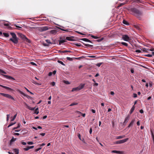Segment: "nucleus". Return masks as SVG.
<instances>
[{"instance_id":"1","label":"nucleus","mask_w":154,"mask_h":154,"mask_svg":"<svg viewBox=\"0 0 154 154\" xmlns=\"http://www.w3.org/2000/svg\"><path fill=\"white\" fill-rule=\"evenodd\" d=\"M130 11L134 14V15L137 17L139 19L141 18L140 17L142 15V12L141 11L135 8H131Z\"/></svg>"},{"instance_id":"2","label":"nucleus","mask_w":154,"mask_h":154,"mask_svg":"<svg viewBox=\"0 0 154 154\" xmlns=\"http://www.w3.org/2000/svg\"><path fill=\"white\" fill-rule=\"evenodd\" d=\"M11 34L12 38H10V40L12 42L15 44H17L18 42V41L15 34L13 32H11Z\"/></svg>"},{"instance_id":"3","label":"nucleus","mask_w":154,"mask_h":154,"mask_svg":"<svg viewBox=\"0 0 154 154\" xmlns=\"http://www.w3.org/2000/svg\"><path fill=\"white\" fill-rule=\"evenodd\" d=\"M85 84H81L79 85L78 87L76 88H73L72 91H78L82 89L84 87Z\"/></svg>"},{"instance_id":"4","label":"nucleus","mask_w":154,"mask_h":154,"mask_svg":"<svg viewBox=\"0 0 154 154\" xmlns=\"http://www.w3.org/2000/svg\"><path fill=\"white\" fill-rule=\"evenodd\" d=\"M0 94L1 95H2V96L5 97H6L7 98H8L11 99L12 100H15L14 98L12 97L11 95L6 94H5L3 93H0Z\"/></svg>"},{"instance_id":"5","label":"nucleus","mask_w":154,"mask_h":154,"mask_svg":"<svg viewBox=\"0 0 154 154\" xmlns=\"http://www.w3.org/2000/svg\"><path fill=\"white\" fill-rule=\"evenodd\" d=\"M128 140V138H127L124 139L118 140L116 141L114 143V144H119L124 143L127 141Z\"/></svg>"},{"instance_id":"6","label":"nucleus","mask_w":154,"mask_h":154,"mask_svg":"<svg viewBox=\"0 0 154 154\" xmlns=\"http://www.w3.org/2000/svg\"><path fill=\"white\" fill-rule=\"evenodd\" d=\"M122 38L123 40L126 41H128L131 40L128 36L126 35H122Z\"/></svg>"},{"instance_id":"7","label":"nucleus","mask_w":154,"mask_h":154,"mask_svg":"<svg viewBox=\"0 0 154 154\" xmlns=\"http://www.w3.org/2000/svg\"><path fill=\"white\" fill-rule=\"evenodd\" d=\"M130 118V115H128L126 117L123 123L124 125H125L126 123L128 122Z\"/></svg>"},{"instance_id":"8","label":"nucleus","mask_w":154,"mask_h":154,"mask_svg":"<svg viewBox=\"0 0 154 154\" xmlns=\"http://www.w3.org/2000/svg\"><path fill=\"white\" fill-rule=\"evenodd\" d=\"M1 75L3 76L4 77L6 78V79H11V80H15V79L10 76H9V75H3V74H1Z\"/></svg>"},{"instance_id":"9","label":"nucleus","mask_w":154,"mask_h":154,"mask_svg":"<svg viewBox=\"0 0 154 154\" xmlns=\"http://www.w3.org/2000/svg\"><path fill=\"white\" fill-rule=\"evenodd\" d=\"M135 122V119H133L132 120H131V122L129 124V125H128V128H129L131 127H132Z\"/></svg>"},{"instance_id":"10","label":"nucleus","mask_w":154,"mask_h":154,"mask_svg":"<svg viewBox=\"0 0 154 154\" xmlns=\"http://www.w3.org/2000/svg\"><path fill=\"white\" fill-rule=\"evenodd\" d=\"M24 104L26 106V108L31 110H34L35 109V107L32 108L30 107L26 103H24Z\"/></svg>"},{"instance_id":"11","label":"nucleus","mask_w":154,"mask_h":154,"mask_svg":"<svg viewBox=\"0 0 154 154\" xmlns=\"http://www.w3.org/2000/svg\"><path fill=\"white\" fill-rule=\"evenodd\" d=\"M48 29L47 26L42 27L41 28V30L42 31H45Z\"/></svg>"},{"instance_id":"12","label":"nucleus","mask_w":154,"mask_h":154,"mask_svg":"<svg viewBox=\"0 0 154 154\" xmlns=\"http://www.w3.org/2000/svg\"><path fill=\"white\" fill-rule=\"evenodd\" d=\"M66 39L70 41H73V37H66Z\"/></svg>"},{"instance_id":"13","label":"nucleus","mask_w":154,"mask_h":154,"mask_svg":"<svg viewBox=\"0 0 154 154\" xmlns=\"http://www.w3.org/2000/svg\"><path fill=\"white\" fill-rule=\"evenodd\" d=\"M0 86H1L2 87V88H5L9 90H10V91L13 90L12 89H11V88H10L9 87H7V86H3L2 85H0Z\"/></svg>"},{"instance_id":"14","label":"nucleus","mask_w":154,"mask_h":154,"mask_svg":"<svg viewBox=\"0 0 154 154\" xmlns=\"http://www.w3.org/2000/svg\"><path fill=\"white\" fill-rule=\"evenodd\" d=\"M112 152L121 154H122L123 153V152L122 151L117 150H113L112 151Z\"/></svg>"},{"instance_id":"15","label":"nucleus","mask_w":154,"mask_h":154,"mask_svg":"<svg viewBox=\"0 0 154 154\" xmlns=\"http://www.w3.org/2000/svg\"><path fill=\"white\" fill-rule=\"evenodd\" d=\"M81 40H82L84 41L88 42H89L92 43V42L90 40H89L87 38H82L81 39Z\"/></svg>"},{"instance_id":"16","label":"nucleus","mask_w":154,"mask_h":154,"mask_svg":"<svg viewBox=\"0 0 154 154\" xmlns=\"http://www.w3.org/2000/svg\"><path fill=\"white\" fill-rule=\"evenodd\" d=\"M60 39L61 40H59V45H61V44L62 43H64V42H66V41H65V40H61L62 38H60Z\"/></svg>"},{"instance_id":"17","label":"nucleus","mask_w":154,"mask_h":154,"mask_svg":"<svg viewBox=\"0 0 154 154\" xmlns=\"http://www.w3.org/2000/svg\"><path fill=\"white\" fill-rule=\"evenodd\" d=\"M135 109V106L134 105L131 108V109L129 113L130 114H131L134 111V110Z\"/></svg>"},{"instance_id":"18","label":"nucleus","mask_w":154,"mask_h":154,"mask_svg":"<svg viewBox=\"0 0 154 154\" xmlns=\"http://www.w3.org/2000/svg\"><path fill=\"white\" fill-rule=\"evenodd\" d=\"M19 36L23 40H24L25 38L26 37V36L25 35L21 33L19 34Z\"/></svg>"},{"instance_id":"19","label":"nucleus","mask_w":154,"mask_h":154,"mask_svg":"<svg viewBox=\"0 0 154 154\" xmlns=\"http://www.w3.org/2000/svg\"><path fill=\"white\" fill-rule=\"evenodd\" d=\"M20 94L23 95L25 97H26V95L24 93H23V92H22V91H21L20 90H17V91Z\"/></svg>"},{"instance_id":"20","label":"nucleus","mask_w":154,"mask_h":154,"mask_svg":"<svg viewBox=\"0 0 154 154\" xmlns=\"http://www.w3.org/2000/svg\"><path fill=\"white\" fill-rule=\"evenodd\" d=\"M15 154H19V149H14L13 150Z\"/></svg>"},{"instance_id":"21","label":"nucleus","mask_w":154,"mask_h":154,"mask_svg":"<svg viewBox=\"0 0 154 154\" xmlns=\"http://www.w3.org/2000/svg\"><path fill=\"white\" fill-rule=\"evenodd\" d=\"M125 137V135L120 136L117 137H116V139H122V138Z\"/></svg>"},{"instance_id":"22","label":"nucleus","mask_w":154,"mask_h":154,"mask_svg":"<svg viewBox=\"0 0 154 154\" xmlns=\"http://www.w3.org/2000/svg\"><path fill=\"white\" fill-rule=\"evenodd\" d=\"M50 32L51 34H55L57 33V31L56 30H51Z\"/></svg>"},{"instance_id":"23","label":"nucleus","mask_w":154,"mask_h":154,"mask_svg":"<svg viewBox=\"0 0 154 154\" xmlns=\"http://www.w3.org/2000/svg\"><path fill=\"white\" fill-rule=\"evenodd\" d=\"M39 112L38 108H37L35 109L34 111V113L36 114H38Z\"/></svg>"},{"instance_id":"24","label":"nucleus","mask_w":154,"mask_h":154,"mask_svg":"<svg viewBox=\"0 0 154 154\" xmlns=\"http://www.w3.org/2000/svg\"><path fill=\"white\" fill-rule=\"evenodd\" d=\"M76 112L77 113H78L79 114H81L82 115V116L83 117H85V113H82L81 112H80L79 111H76Z\"/></svg>"},{"instance_id":"25","label":"nucleus","mask_w":154,"mask_h":154,"mask_svg":"<svg viewBox=\"0 0 154 154\" xmlns=\"http://www.w3.org/2000/svg\"><path fill=\"white\" fill-rule=\"evenodd\" d=\"M82 43L85 45L87 47H92L93 46L92 45H90L89 44H85V43H84L83 42H82Z\"/></svg>"},{"instance_id":"26","label":"nucleus","mask_w":154,"mask_h":154,"mask_svg":"<svg viewBox=\"0 0 154 154\" xmlns=\"http://www.w3.org/2000/svg\"><path fill=\"white\" fill-rule=\"evenodd\" d=\"M16 140V138H14L13 137L10 140V144H11L12 142L15 141Z\"/></svg>"},{"instance_id":"27","label":"nucleus","mask_w":154,"mask_h":154,"mask_svg":"<svg viewBox=\"0 0 154 154\" xmlns=\"http://www.w3.org/2000/svg\"><path fill=\"white\" fill-rule=\"evenodd\" d=\"M14 26L16 27H17V28H18V29H19V30H21V29H22V27H20V26H18L17 25H16V24H14Z\"/></svg>"},{"instance_id":"28","label":"nucleus","mask_w":154,"mask_h":154,"mask_svg":"<svg viewBox=\"0 0 154 154\" xmlns=\"http://www.w3.org/2000/svg\"><path fill=\"white\" fill-rule=\"evenodd\" d=\"M32 82L33 83H34V84H36V85H41V84H39L36 82L34 80H32Z\"/></svg>"},{"instance_id":"29","label":"nucleus","mask_w":154,"mask_h":154,"mask_svg":"<svg viewBox=\"0 0 154 154\" xmlns=\"http://www.w3.org/2000/svg\"><path fill=\"white\" fill-rule=\"evenodd\" d=\"M3 34L5 37H8L9 36V34L7 33H3Z\"/></svg>"},{"instance_id":"30","label":"nucleus","mask_w":154,"mask_h":154,"mask_svg":"<svg viewBox=\"0 0 154 154\" xmlns=\"http://www.w3.org/2000/svg\"><path fill=\"white\" fill-rule=\"evenodd\" d=\"M26 42L29 43L30 42V40L26 37L24 40H23Z\"/></svg>"},{"instance_id":"31","label":"nucleus","mask_w":154,"mask_h":154,"mask_svg":"<svg viewBox=\"0 0 154 154\" xmlns=\"http://www.w3.org/2000/svg\"><path fill=\"white\" fill-rule=\"evenodd\" d=\"M121 44L123 45H125L126 46H128V44L127 43L124 42H122L121 43Z\"/></svg>"},{"instance_id":"32","label":"nucleus","mask_w":154,"mask_h":154,"mask_svg":"<svg viewBox=\"0 0 154 154\" xmlns=\"http://www.w3.org/2000/svg\"><path fill=\"white\" fill-rule=\"evenodd\" d=\"M78 104V103H72L71 104L69 105V106H72L75 105H77Z\"/></svg>"},{"instance_id":"33","label":"nucleus","mask_w":154,"mask_h":154,"mask_svg":"<svg viewBox=\"0 0 154 154\" xmlns=\"http://www.w3.org/2000/svg\"><path fill=\"white\" fill-rule=\"evenodd\" d=\"M123 23L125 25H128V23L125 20H123Z\"/></svg>"},{"instance_id":"34","label":"nucleus","mask_w":154,"mask_h":154,"mask_svg":"<svg viewBox=\"0 0 154 154\" xmlns=\"http://www.w3.org/2000/svg\"><path fill=\"white\" fill-rule=\"evenodd\" d=\"M148 51H149V49H146L145 48H144L143 49V51L144 52H148Z\"/></svg>"},{"instance_id":"35","label":"nucleus","mask_w":154,"mask_h":154,"mask_svg":"<svg viewBox=\"0 0 154 154\" xmlns=\"http://www.w3.org/2000/svg\"><path fill=\"white\" fill-rule=\"evenodd\" d=\"M17 116V114H16L14 116V117L11 120V121H13L16 118Z\"/></svg>"},{"instance_id":"36","label":"nucleus","mask_w":154,"mask_h":154,"mask_svg":"<svg viewBox=\"0 0 154 154\" xmlns=\"http://www.w3.org/2000/svg\"><path fill=\"white\" fill-rule=\"evenodd\" d=\"M0 73H4L5 74H6V72L4 71L3 70H2L1 69H0Z\"/></svg>"},{"instance_id":"37","label":"nucleus","mask_w":154,"mask_h":154,"mask_svg":"<svg viewBox=\"0 0 154 154\" xmlns=\"http://www.w3.org/2000/svg\"><path fill=\"white\" fill-rule=\"evenodd\" d=\"M58 62L60 63L63 66H65V64L61 61L60 60H58Z\"/></svg>"},{"instance_id":"38","label":"nucleus","mask_w":154,"mask_h":154,"mask_svg":"<svg viewBox=\"0 0 154 154\" xmlns=\"http://www.w3.org/2000/svg\"><path fill=\"white\" fill-rule=\"evenodd\" d=\"M74 44H75L74 45H76L77 46L79 47V46H81V45L80 43L78 44L77 43H75Z\"/></svg>"},{"instance_id":"39","label":"nucleus","mask_w":154,"mask_h":154,"mask_svg":"<svg viewBox=\"0 0 154 154\" xmlns=\"http://www.w3.org/2000/svg\"><path fill=\"white\" fill-rule=\"evenodd\" d=\"M126 4L125 3H122L120 4L118 6V7H121L122 6V5H125Z\"/></svg>"},{"instance_id":"40","label":"nucleus","mask_w":154,"mask_h":154,"mask_svg":"<svg viewBox=\"0 0 154 154\" xmlns=\"http://www.w3.org/2000/svg\"><path fill=\"white\" fill-rule=\"evenodd\" d=\"M91 36L94 39H97L98 37L97 36H95L92 35H91Z\"/></svg>"},{"instance_id":"41","label":"nucleus","mask_w":154,"mask_h":154,"mask_svg":"<svg viewBox=\"0 0 154 154\" xmlns=\"http://www.w3.org/2000/svg\"><path fill=\"white\" fill-rule=\"evenodd\" d=\"M102 63H97L96 64V65L97 66L100 67Z\"/></svg>"},{"instance_id":"42","label":"nucleus","mask_w":154,"mask_h":154,"mask_svg":"<svg viewBox=\"0 0 154 154\" xmlns=\"http://www.w3.org/2000/svg\"><path fill=\"white\" fill-rule=\"evenodd\" d=\"M29 149V146H28L26 148H24V150L25 151H27Z\"/></svg>"},{"instance_id":"43","label":"nucleus","mask_w":154,"mask_h":154,"mask_svg":"<svg viewBox=\"0 0 154 154\" xmlns=\"http://www.w3.org/2000/svg\"><path fill=\"white\" fill-rule=\"evenodd\" d=\"M45 41L49 44H51V42L49 40L47 39L45 40Z\"/></svg>"},{"instance_id":"44","label":"nucleus","mask_w":154,"mask_h":154,"mask_svg":"<svg viewBox=\"0 0 154 154\" xmlns=\"http://www.w3.org/2000/svg\"><path fill=\"white\" fill-rule=\"evenodd\" d=\"M66 59L67 60L69 61H72V58L69 57H67Z\"/></svg>"},{"instance_id":"45","label":"nucleus","mask_w":154,"mask_h":154,"mask_svg":"<svg viewBox=\"0 0 154 154\" xmlns=\"http://www.w3.org/2000/svg\"><path fill=\"white\" fill-rule=\"evenodd\" d=\"M151 133L152 137L153 138V139L154 140V135L153 132L152 130H151Z\"/></svg>"},{"instance_id":"46","label":"nucleus","mask_w":154,"mask_h":154,"mask_svg":"<svg viewBox=\"0 0 154 154\" xmlns=\"http://www.w3.org/2000/svg\"><path fill=\"white\" fill-rule=\"evenodd\" d=\"M145 56L146 57H151L152 56V55L150 54H148L146 55Z\"/></svg>"},{"instance_id":"47","label":"nucleus","mask_w":154,"mask_h":154,"mask_svg":"<svg viewBox=\"0 0 154 154\" xmlns=\"http://www.w3.org/2000/svg\"><path fill=\"white\" fill-rule=\"evenodd\" d=\"M27 143L29 145L33 144L34 143L32 142H29Z\"/></svg>"},{"instance_id":"48","label":"nucleus","mask_w":154,"mask_h":154,"mask_svg":"<svg viewBox=\"0 0 154 154\" xmlns=\"http://www.w3.org/2000/svg\"><path fill=\"white\" fill-rule=\"evenodd\" d=\"M30 63L33 65L37 66V64L33 62H31Z\"/></svg>"},{"instance_id":"49","label":"nucleus","mask_w":154,"mask_h":154,"mask_svg":"<svg viewBox=\"0 0 154 154\" xmlns=\"http://www.w3.org/2000/svg\"><path fill=\"white\" fill-rule=\"evenodd\" d=\"M51 84L52 86H54L55 85V83L54 82H52L51 83Z\"/></svg>"},{"instance_id":"50","label":"nucleus","mask_w":154,"mask_h":154,"mask_svg":"<svg viewBox=\"0 0 154 154\" xmlns=\"http://www.w3.org/2000/svg\"><path fill=\"white\" fill-rule=\"evenodd\" d=\"M41 149H42V148H41V147L35 150V151L37 152V151H38L39 150H40Z\"/></svg>"},{"instance_id":"51","label":"nucleus","mask_w":154,"mask_h":154,"mask_svg":"<svg viewBox=\"0 0 154 154\" xmlns=\"http://www.w3.org/2000/svg\"><path fill=\"white\" fill-rule=\"evenodd\" d=\"M135 52H137V53H141V51L140 50H136V51H135Z\"/></svg>"},{"instance_id":"52","label":"nucleus","mask_w":154,"mask_h":154,"mask_svg":"<svg viewBox=\"0 0 154 154\" xmlns=\"http://www.w3.org/2000/svg\"><path fill=\"white\" fill-rule=\"evenodd\" d=\"M133 97H134V98H135V97H137V94H134V93L133 94Z\"/></svg>"},{"instance_id":"53","label":"nucleus","mask_w":154,"mask_h":154,"mask_svg":"<svg viewBox=\"0 0 154 154\" xmlns=\"http://www.w3.org/2000/svg\"><path fill=\"white\" fill-rule=\"evenodd\" d=\"M25 88L26 89V90H27V91L28 92H29L31 94H33L27 88H26L25 87Z\"/></svg>"},{"instance_id":"54","label":"nucleus","mask_w":154,"mask_h":154,"mask_svg":"<svg viewBox=\"0 0 154 154\" xmlns=\"http://www.w3.org/2000/svg\"><path fill=\"white\" fill-rule=\"evenodd\" d=\"M21 143L22 144H23V145H26V143L23 142H22V141L21 142Z\"/></svg>"},{"instance_id":"55","label":"nucleus","mask_w":154,"mask_h":154,"mask_svg":"<svg viewBox=\"0 0 154 154\" xmlns=\"http://www.w3.org/2000/svg\"><path fill=\"white\" fill-rule=\"evenodd\" d=\"M92 128H90V130H89V133H90V134H91L92 133Z\"/></svg>"},{"instance_id":"56","label":"nucleus","mask_w":154,"mask_h":154,"mask_svg":"<svg viewBox=\"0 0 154 154\" xmlns=\"http://www.w3.org/2000/svg\"><path fill=\"white\" fill-rule=\"evenodd\" d=\"M60 29L61 30H63V31H68V29H66V30L63 29Z\"/></svg>"},{"instance_id":"57","label":"nucleus","mask_w":154,"mask_h":154,"mask_svg":"<svg viewBox=\"0 0 154 154\" xmlns=\"http://www.w3.org/2000/svg\"><path fill=\"white\" fill-rule=\"evenodd\" d=\"M65 83L66 84H70V83L68 81H65Z\"/></svg>"},{"instance_id":"58","label":"nucleus","mask_w":154,"mask_h":154,"mask_svg":"<svg viewBox=\"0 0 154 154\" xmlns=\"http://www.w3.org/2000/svg\"><path fill=\"white\" fill-rule=\"evenodd\" d=\"M91 111L93 113H95L96 112L95 110L93 109H91Z\"/></svg>"},{"instance_id":"59","label":"nucleus","mask_w":154,"mask_h":154,"mask_svg":"<svg viewBox=\"0 0 154 154\" xmlns=\"http://www.w3.org/2000/svg\"><path fill=\"white\" fill-rule=\"evenodd\" d=\"M98 83H95L94 84V86H98Z\"/></svg>"},{"instance_id":"60","label":"nucleus","mask_w":154,"mask_h":154,"mask_svg":"<svg viewBox=\"0 0 154 154\" xmlns=\"http://www.w3.org/2000/svg\"><path fill=\"white\" fill-rule=\"evenodd\" d=\"M64 127H66V128H69V126L68 125H63V128H64Z\"/></svg>"},{"instance_id":"61","label":"nucleus","mask_w":154,"mask_h":154,"mask_svg":"<svg viewBox=\"0 0 154 154\" xmlns=\"http://www.w3.org/2000/svg\"><path fill=\"white\" fill-rule=\"evenodd\" d=\"M39 145H40V146H45V144L44 143H43L41 144H40Z\"/></svg>"},{"instance_id":"62","label":"nucleus","mask_w":154,"mask_h":154,"mask_svg":"<svg viewBox=\"0 0 154 154\" xmlns=\"http://www.w3.org/2000/svg\"><path fill=\"white\" fill-rule=\"evenodd\" d=\"M40 135H41V136H45V133H43L40 134Z\"/></svg>"},{"instance_id":"63","label":"nucleus","mask_w":154,"mask_h":154,"mask_svg":"<svg viewBox=\"0 0 154 154\" xmlns=\"http://www.w3.org/2000/svg\"><path fill=\"white\" fill-rule=\"evenodd\" d=\"M140 113H142L143 112V109H141L140 110Z\"/></svg>"},{"instance_id":"64","label":"nucleus","mask_w":154,"mask_h":154,"mask_svg":"<svg viewBox=\"0 0 154 154\" xmlns=\"http://www.w3.org/2000/svg\"><path fill=\"white\" fill-rule=\"evenodd\" d=\"M110 93L112 95H114V93L113 91H111Z\"/></svg>"}]
</instances>
